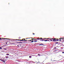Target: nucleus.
I'll return each mask as SVG.
<instances>
[{"label": "nucleus", "mask_w": 64, "mask_h": 64, "mask_svg": "<svg viewBox=\"0 0 64 64\" xmlns=\"http://www.w3.org/2000/svg\"><path fill=\"white\" fill-rule=\"evenodd\" d=\"M24 39H25H25H26V38H24Z\"/></svg>", "instance_id": "f704fd0d"}, {"label": "nucleus", "mask_w": 64, "mask_h": 64, "mask_svg": "<svg viewBox=\"0 0 64 64\" xmlns=\"http://www.w3.org/2000/svg\"><path fill=\"white\" fill-rule=\"evenodd\" d=\"M37 41H37V40H34V42H37Z\"/></svg>", "instance_id": "9d476101"}, {"label": "nucleus", "mask_w": 64, "mask_h": 64, "mask_svg": "<svg viewBox=\"0 0 64 64\" xmlns=\"http://www.w3.org/2000/svg\"><path fill=\"white\" fill-rule=\"evenodd\" d=\"M63 41L64 42V40Z\"/></svg>", "instance_id": "72a5a7b5"}, {"label": "nucleus", "mask_w": 64, "mask_h": 64, "mask_svg": "<svg viewBox=\"0 0 64 64\" xmlns=\"http://www.w3.org/2000/svg\"><path fill=\"white\" fill-rule=\"evenodd\" d=\"M6 55H9V54H6Z\"/></svg>", "instance_id": "2eb2a0df"}, {"label": "nucleus", "mask_w": 64, "mask_h": 64, "mask_svg": "<svg viewBox=\"0 0 64 64\" xmlns=\"http://www.w3.org/2000/svg\"><path fill=\"white\" fill-rule=\"evenodd\" d=\"M32 38V39H33V38Z\"/></svg>", "instance_id": "473e14b6"}, {"label": "nucleus", "mask_w": 64, "mask_h": 64, "mask_svg": "<svg viewBox=\"0 0 64 64\" xmlns=\"http://www.w3.org/2000/svg\"><path fill=\"white\" fill-rule=\"evenodd\" d=\"M48 40V41H49V40Z\"/></svg>", "instance_id": "393cba45"}, {"label": "nucleus", "mask_w": 64, "mask_h": 64, "mask_svg": "<svg viewBox=\"0 0 64 64\" xmlns=\"http://www.w3.org/2000/svg\"><path fill=\"white\" fill-rule=\"evenodd\" d=\"M59 40H57L56 41H61V40H60V39H62V40H64V38H60V39H58Z\"/></svg>", "instance_id": "f03ea898"}, {"label": "nucleus", "mask_w": 64, "mask_h": 64, "mask_svg": "<svg viewBox=\"0 0 64 64\" xmlns=\"http://www.w3.org/2000/svg\"><path fill=\"white\" fill-rule=\"evenodd\" d=\"M37 40H40L41 41H43V40H44V39H42V38H37Z\"/></svg>", "instance_id": "f257e3e1"}, {"label": "nucleus", "mask_w": 64, "mask_h": 64, "mask_svg": "<svg viewBox=\"0 0 64 64\" xmlns=\"http://www.w3.org/2000/svg\"><path fill=\"white\" fill-rule=\"evenodd\" d=\"M17 43H21V42H17Z\"/></svg>", "instance_id": "f3484780"}, {"label": "nucleus", "mask_w": 64, "mask_h": 64, "mask_svg": "<svg viewBox=\"0 0 64 64\" xmlns=\"http://www.w3.org/2000/svg\"><path fill=\"white\" fill-rule=\"evenodd\" d=\"M54 49H56V47H54Z\"/></svg>", "instance_id": "a211bd4d"}, {"label": "nucleus", "mask_w": 64, "mask_h": 64, "mask_svg": "<svg viewBox=\"0 0 64 64\" xmlns=\"http://www.w3.org/2000/svg\"><path fill=\"white\" fill-rule=\"evenodd\" d=\"M8 56H6V58H8Z\"/></svg>", "instance_id": "f8f14e48"}, {"label": "nucleus", "mask_w": 64, "mask_h": 64, "mask_svg": "<svg viewBox=\"0 0 64 64\" xmlns=\"http://www.w3.org/2000/svg\"><path fill=\"white\" fill-rule=\"evenodd\" d=\"M2 39H7V40H9L10 39L9 38H0V40H2Z\"/></svg>", "instance_id": "7ed1b4c3"}, {"label": "nucleus", "mask_w": 64, "mask_h": 64, "mask_svg": "<svg viewBox=\"0 0 64 64\" xmlns=\"http://www.w3.org/2000/svg\"><path fill=\"white\" fill-rule=\"evenodd\" d=\"M62 53H64V52H62Z\"/></svg>", "instance_id": "a878e982"}, {"label": "nucleus", "mask_w": 64, "mask_h": 64, "mask_svg": "<svg viewBox=\"0 0 64 64\" xmlns=\"http://www.w3.org/2000/svg\"><path fill=\"white\" fill-rule=\"evenodd\" d=\"M23 39V40H25V39H24H24Z\"/></svg>", "instance_id": "7c9ffc66"}, {"label": "nucleus", "mask_w": 64, "mask_h": 64, "mask_svg": "<svg viewBox=\"0 0 64 64\" xmlns=\"http://www.w3.org/2000/svg\"><path fill=\"white\" fill-rule=\"evenodd\" d=\"M32 41V40H28V41Z\"/></svg>", "instance_id": "6ab92c4d"}, {"label": "nucleus", "mask_w": 64, "mask_h": 64, "mask_svg": "<svg viewBox=\"0 0 64 64\" xmlns=\"http://www.w3.org/2000/svg\"><path fill=\"white\" fill-rule=\"evenodd\" d=\"M17 40L18 41H24L23 39L22 40Z\"/></svg>", "instance_id": "423d86ee"}, {"label": "nucleus", "mask_w": 64, "mask_h": 64, "mask_svg": "<svg viewBox=\"0 0 64 64\" xmlns=\"http://www.w3.org/2000/svg\"><path fill=\"white\" fill-rule=\"evenodd\" d=\"M20 43H23V42H20Z\"/></svg>", "instance_id": "c756f323"}, {"label": "nucleus", "mask_w": 64, "mask_h": 64, "mask_svg": "<svg viewBox=\"0 0 64 64\" xmlns=\"http://www.w3.org/2000/svg\"><path fill=\"white\" fill-rule=\"evenodd\" d=\"M2 49V48L1 47H0V49Z\"/></svg>", "instance_id": "aec40b11"}, {"label": "nucleus", "mask_w": 64, "mask_h": 64, "mask_svg": "<svg viewBox=\"0 0 64 64\" xmlns=\"http://www.w3.org/2000/svg\"><path fill=\"white\" fill-rule=\"evenodd\" d=\"M45 40V39H44V40L43 41H45V42L47 41H48V40Z\"/></svg>", "instance_id": "0eeeda50"}, {"label": "nucleus", "mask_w": 64, "mask_h": 64, "mask_svg": "<svg viewBox=\"0 0 64 64\" xmlns=\"http://www.w3.org/2000/svg\"><path fill=\"white\" fill-rule=\"evenodd\" d=\"M36 38L34 39V40H36Z\"/></svg>", "instance_id": "cd10ccee"}, {"label": "nucleus", "mask_w": 64, "mask_h": 64, "mask_svg": "<svg viewBox=\"0 0 64 64\" xmlns=\"http://www.w3.org/2000/svg\"><path fill=\"white\" fill-rule=\"evenodd\" d=\"M24 42H24L23 43H24Z\"/></svg>", "instance_id": "2f4dec72"}, {"label": "nucleus", "mask_w": 64, "mask_h": 64, "mask_svg": "<svg viewBox=\"0 0 64 64\" xmlns=\"http://www.w3.org/2000/svg\"><path fill=\"white\" fill-rule=\"evenodd\" d=\"M26 41H28V40H26Z\"/></svg>", "instance_id": "c85d7f7f"}, {"label": "nucleus", "mask_w": 64, "mask_h": 64, "mask_svg": "<svg viewBox=\"0 0 64 64\" xmlns=\"http://www.w3.org/2000/svg\"><path fill=\"white\" fill-rule=\"evenodd\" d=\"M50 41H52V38H50Z\"/></svg>", "instance_id": "1a4fd4ad"}, {"label": "nucleus", "mask_w": 64, "mask_h": 64, "mask_svg": "<svg viewBox=\"0 0 64 64\" xmlns=\"http://www.w3.org/2000/svg\"><path fill=\"white\" fill-rule=\"evenodd\" d=\"M34 42V40H32V41L30 42V43H32Z\"/></svg>", "instance_id": "9b49d317"}, {"label": "nucleus", "mask_w": 64, "mask_h": 64, "mask_svg": "<svg viewBox=\"0 0 64 64\" xmlns=\"http://www.w3.org/2000/svg\"><path fill=\"white\" fill-rule=\"evenodd\" d=\"M30 38H26V39H30Z\"/></svg>", "instance_id": "412c9836"}, {"label": "nucleus", "mask_w": 64, "mask_h": 64, "mask_svg": "<svg viewBox=\"0 0 64 64\" xmlns=\"http://www.w3.org/2000/svg\"><path fill=\"white\" fill-rule=\"evenodd\" d=\"M16 40H16H14V41H16V40Z\"/></svg>", "instance_id": "4468645a"}, {"label": "nucleus", "mask_w": 64, "mask_h": 64, "mask_svg": "<svg viewBox=\"0 0 64 64\" xmlns=\"http://www.w3.org/2000/svg\"><path fill=\"white\" fill-rule=\"evenodd\" d=\"M50 38H43V39H49Z\"/></svg>", "instance_id": "6e6552de"}, {"label": "nucleus", "mask_w": 64, "mask_h": 64, "mask_svg": "<svg viewBox=\"0 0 64 64\" xmlns=\"http://www.w3.org/2000/svg\"><path fill=\"white\" fill-rule=\"evenodd\" d=\"M5 60H5H1V61H2V62H3L4 63H5L6 62L5 61L6 60Z\"/></svg>", "instance_id": "39448f33"}, {"label": "nucleus", "mask_w": 64, "mask_h": 64, "mask_svg": "<svg viewBox=\"0 0 64 64\" xmlns=\"http://www.w3.org/2000/svg\"><path fill=\"white\" fill-rule=\"evenodd\" d=\"M38 56H40V54H38Z\"/></svg>", "instance_id": "b1692460"}, {"label": "nucleus", "mask_w": 64, "mask_h": 64, "mask_svg": "<svg viewBox=\"0 0 64 64\" xmlns=\"http://www.w3.org/2000/svg\"><path fill=\"white\" fill-rule=\"evenodd\" d=\"M34 40V38H33V39H32V40Z\"/></svg>", "instance_id": "4be33fe9"}, {"label": "nucleus", "mask_w": 64, "mask_h": 64, "mask_svg": "<svg viewBox=\"0 0 64 64\" xmlns=\"http://www.w3.org/2000/svg\"><path fill=\"white\" fill-rule=\"evenodd\" d=\"M52 40H52V41H53L54 42H55V41H56V38H52Z\"/></svg>", "instance_id": "20e7f679"}, {"label": "nucleus", "mask_w": 64, "mask_h": 64, "mask_svg": "<svg viewBox=\"0 0 64 64\" xmlns=\"http://www.w3.org/2000/svg\"><path fill=\"white\" fill-rule=\"evenodd\" d=\"M32 34H33V35H35V34L34 33H33Z\"/></svg>", "instance_id": "5701e85b"}, {"label": "nucleus", "mask_w": 64, "mask_h": 64, "mask_svg": "<svg viewBox=\"0 0 64 64\" xmlns=\"http://www.w3.org/2000/svg\"><path fill=\"white\" fill-rule=\"evenodd\" d=\"M29 58H31L32 57V56H29Z\"/></svg>", "instance_id": "ddd939ff"}, {"label": "nucleus", "mask_w": 64, "mask_h": 64, "mask_svg": "<svg viewBox=\"0 0 64 64\" xmlns=\"http://www.w3.org/2000/svg\"><path fill=\"white\" fill-rule=\"evenodd\" d=\"M24 41H26V40H24Z\"/></svg>", "instance_id": "bb28decb"}, {"label": "nucleus", "mask_w": 64, "mask_h": 64, "mask_svg": "<svg viewBox=\"0 0 64 64\" xmlns=\"http://www.w3.org/2000/svg\"><path fill=\"white\" fill-rule=\"evenodd\" d=\"M43 44H39V45H43Z\"/></svg>", "instance_id": "dca6fc26"}]
</instances>
